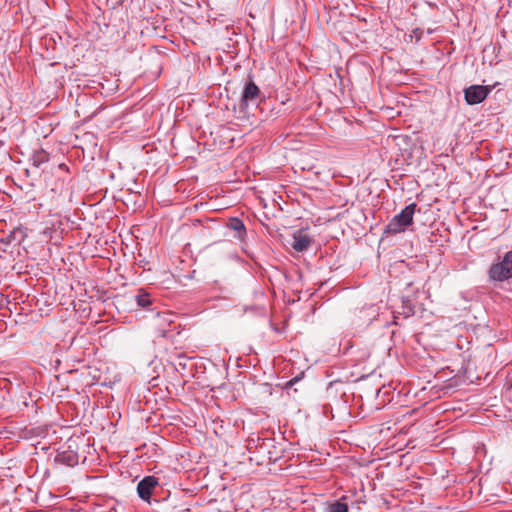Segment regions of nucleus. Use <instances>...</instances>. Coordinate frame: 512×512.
<instances>
[{"label": "nucleus", "mask_w": 512, "mask_h": 512, "mask_svg": "<svg viewBox=\"0 0 512 512\" xmlns=\"http://www.w3.org/2000/svg\"><path fill=\"white\" fill-rule=\"evenodd\" d=\"M490 92L489 86L471 85L464 89V96L467 104L476 105L483 102Z\"/></svg>", "instance_id": "nucleus-4"}, {"label": "nucleus", "mask_w": 512, "mask_h": 512, "mask_svg": "<svg viewBox=\"0 0 512 512\" xmlns=\"http://www.w3.org/2000/svg\"><path fill=\"white\" fill-rule=\"evenodd\" d=\"M416 207V203L407 205L399 214L395 215L390 220L386 226L385 232L389 234H398L404 232L406 228L413 222V215L415 213Z\"/></svg>", "instance_id": "nucleus-1"}, {"label": "nucleus", "mask_w": 512, "mask_h": 512, "mask_svg": "<svg viewBox=\"0 0 512 512\" xmlns=\"http://www.w3.org/2000/svg\"><path fill=\"white\" fill-rule=\"evenodd\" d=\"M259 93L260 90L253 81L246 83L239 102L240 109L246 110L251 103L255 102L259 96Z\"/></svg>", "instance_id": "nucleus-5"}, {"label": "nucleus", "mask_w": 512, "mask_h": 512, "mask_svg": "<svg viewBox=\"0 0 512 512\" xmlns=\"http://www.w3.org/2000/svg\"><path fill=\"white\" fill-rule=\"evenodd\" d=\"M379 315V308L374 304H366L361 308H356L353 312V324L357 326H367Z\"/></svg>", "instance_id": "nucleus-3"}, {"label": "nucleus", "mask_w": 512, "mask_h": 512, "mask_svg": "<svg viewBox=\"0 0 512 512\" xmlns=\"http://www.w3.org/2000/svg\"><path fill=\"white\" fill-rule=\"evenodd\" d=\"M297 380H298V378H294V379L290 380V381L287 383V385L291 386V385H293L295 382H297Z\"/></svg>", "instance_id": "nucleus-14"}, {"label": "nucleus", "mask_w": 512, "mask_h": 512, "mask_svg": "<svg viewBox=\"0 0 512 512\" xmlns=\"http://www.w3.org/2000/svg\"><path fill=\"white\" fill-rule=\"evenodd\" d=\"M228 226L234 230L235 232H237V237L239 239H242L245 232H246V229H245V225L243 223V221L239 218H232L230 219L229 223H228Z\"/></svg>", "instance_id": "nucleus-10"}, {"label": "nucleus", "mask_w": 512, "mask_h": 512, "mask_svg": "<svg viewBox=\"0 0 512 512\" xmlns=\"http://www.w3.org/2000/svg\"><path fill=\"white\" fill-rule=\"evenodd\" d=\"M488 275L493 281H505L512 278V250L505 253L501 262L493 264Z\"/></svg>", "instance_id": "nucleus-2"}, {"label": "nucleus", "mask_w": 512, "mask_h": 512, "mask_svg": "<svg viewBox=\"0 0 512 512\" xmlns=\"http://www.w3.org/2000/svg\"><path fill=\"white\" fill-rule=\"evenodd\" d=\"M347 496H342L338 501L328 506V512H348V505L344 502Z\"/></svg>", "instance_id": "nucleus-11"}, {"label": "nucleus", "mask_w": 512, "mask_h": 512, "mask_svg": "<svg viewBox=\"0 0 512 512\" xmlns=\"http://www.w3.org/2000/svg\"><path fill=\"white\" fill-rule=\"evenodd\" d=\"M56 461L61 464L73 467L78 464L79 457L78 454L74 451H62L57 454Z\"/></svg>", "instance_id": "nucleus-9"}, {"label": "nucleus", "mask_w": 512, "mask_h": 512, "mask_svg": "<svg viewBox=\"0 0 512 512\" xmlns=\"http://www.w3.org/2000/svg\"><path fill=\"white\" fill-rule=\"evenodd\" d=\"M158 480L154 476H147L137 485V492L142 500H149L153 489L157 486Z\"/></svg>", "instance_id": "nucleus-6"}, {"label": "nucleus", "mask_w": 512, "mask_h": 512, "mask_svg": "<svg viewBox=\"0 0 512 512\" xmlns=\"http://www.w3.org/2000/svg\"><path fill=\"white\" fill-rule=\"evenodd\" d=\"M49 160V156L45 151H37L32 156V162L35 167H40Z\"/></svg>", "instance_id": "nucleus-12"}, {"label": "nucleus", "mask_w": 512, "mask_h": 512, "mask_svg": "<svg viewBox=\"0 0 512 512\" xmlns=\"http://www.w3.org/2000/svg\"><path fill=\"white\" fill-rule=\"evenodd\" d=\"M312 242L311 236L308 234L307 230L300 229L294 232L293 234V242L292 247L294 250L298 252H303L308 249Z\"/></svg>", "instance_id": "nucleus-7"}, {"label": "nucleus", "mask_w": 512, "mask_h": 512, "mask_svg": "<svg viewBox=\"0 0 512 512\" xmlns=\"http://www.w3.org/2000/svg\"><path fill=\"white\" fill-rule=\"evenodd\" d=\"M171 323L169 319V315L167 313H157L155 316V328L156 332L161 337H166L168 330L166 326H169Z\"/></svg>", "instance_id": "nucleus-8"}, {"label": "nucleus", "mask_w": 512, "mask_h": 512, "mask_svg": "<svg viewBox=\"0 0 512 512\" xmlns=\"http://www.w3.org/2000/svg\"><path fill=\"white\" fill-rule=\"evenodd\" d=\"M136 303L140 307H148L152 302L150 295L146 292L139 291V293L135 297Z\"/></svg>", "instance_id": "nucleus-13"}]
</instances>
